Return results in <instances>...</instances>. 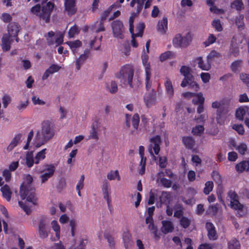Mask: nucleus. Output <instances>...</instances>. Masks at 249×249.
I'll return each mask as SVG.
<instances>
[{"instance_id":"nucleus-52","label":"nucleus","mask_w":249,"mask_h":249,"mask_svg":"<svg viewBox=\"0 0 249 249\" xmlns=\"http://www.w3.org/2000/svg\"><path fill=\"white\" fill-rule=\"evenodd\" d=\"M212 25L213 27L215 28V29L217 32H221L223 30V27L222 24L221 23L220 20L219 19H214L212 23Z\"/></svg>"},{"instance_id":"nucleus-22","label":"nucleus","mask_w":249,"mask_h":249,"mask_svg":"<svg viewBox=\"0 0 249 249\" xmlns=\"http://www.w3.org/2000/svg\"><path fill=\"white\" fill-rule=\"evenodd\" d=\"M161 223L162 226L161 228V231L164 234H167L173 231L174 228L171 221L163 220Z\"/></svg>"},{"instance_id":"nucleus-30","label":"nucleus","mask_w":249,"mask_h":249,"mask_svg":"<svg viewBox=\"0 0 249 249\" xmlns=\"http://www.w3.org/2000/svg\"><path fill=\"white\" fill-rule=\"evenodd\" d=\"M164 85L166 94L169 97H172L174 94V90L171 81L167 79Z\"/></svg>"},{"instance_id":"nucleus-36","label":"nucleus","mask_w":249,"mask_h":249,"mask_svg":"<svg viewBox=\"0 0 249 249\" xmlns=\"http://www.w3.org/2000/svg\"><path fill=\"white\" fill-rule=\"evenodd\" d=\"M231 7L240 12L243 9L244 4L242 0H234L231 3Z\"/></svg>"},{"instance_id":"nucleus-49","label":"nucleus","mask_w":249,"mask_h":249,"mask_svg":"<svg viewBox=\"0 0 249 249\" xmlns=\"http://www.w3.org/2000/svg\"><path fill=\"white\" fill-rule=\"evenodd\" d=\"M236 150L240 154L243 155L248 150V146L245 143L242 142L237 146Z\"/></svg>"},{"instance_id":"nucleus-6","label":"nucleus","mask_w":249,"mask_h":249,"mask_svg":"<svg viewBox=\"0 0 249 249\" xmlns=\"http://www.w3.org/2000/svg\"><path fill=\"white\" fill-rule=\"evenodd\" d=\"M192 40L191 34L189 32L184 36L180 34H177L173 39V45L175 48H186L188 46Z\"/></svg>"},{"instance_id":"nucleus-26","label":"nucleus","mask_w":249,"mask_h":249,"mask_svg":"<svg viewBox=\"0 0 249 249\" xmlns=\"http://www.w3.org/2000/svg\"><path fill=\"white\" fill-rule=\"evenodd\" d=\"M89 139H93L96 141L98 140V126L97 123H93L91 125V129L89 131Z\"/></svg>"},{"instance_id":"nucleus-15","label":"nucleus","mask_w":249,"mask_h":249,"mask_svg":"<svg viewBox=\"0 0 249 249\" xmlns=\"http://www.w3.org/2000/svg\"><path fill=\"white\" fill-rule=\"evenodd\" d=\"M65 11L70 16L75 14L77 8L75 5V0H65Z\"/></svg>"},{"instance_id":"nucleus-33","label":"nucleus","mask_w":249,"mask_h":249,"mask_svg":"<svg viewBox=\"0 0 249 249\" xmlns=\"http://www.w3.org/2000/svg\"><path fill=\"white\" fill-rule=\"evenodd\" d=\"M228 249H240L241 245L238 240L236 238H232L228 243Z\"/></svg>"},{"instance_id":"nucleus-55","label":"nucleus","mask_w":249,"mask_h":249,"mask_svg":"<svg viewBox=\"0 0 249 249\" xmlns=\"http://www.w3.org/2000/svg\"><path fill=\"white\" fill-rule=\"evenodd\" d=\"M213 179L217 183L221 184L222 182L221 177L218 171H213L211 173Z\"/></svg>"},{"instance_id":"nucleus-21","label":"nucleus","mask_w":249,"mask_h":249,"mask_svg":"<svg viewBox=\"0 0 249 249\" xmlns=\"http://www.w3.org/2000/svg\"><path fill=\"white\" fill-rule=\"evenodd\" d=\"M231 207L235 210L238 211V213L237 215L239 217H242L243 216L244 214L240 213L242 212L244 206L243 204H241L238 200V199L235 200L234 201H231Z\"/></svg>"},{"instance_id":"nucleus-41","label":"nucleus","mask_w":249,"mask_h":249,"mask_svg":"<svg viewBox=\"0 0 249 249\" xmlns=\"http://www.w3.org/2000/svg\"><path fill=\"white\" fill-rule=\"evenodd\" d=\"M51 225L53 230L55 232L56 237L59 239L60 235V228L58 222L56 220H53L51 223Z\"/></svg>"},{"instance_id":"nucleus-44","label":"nucleus","mask_w":249,"mask_h":249,"mask_svg":"<svg viewBox=\"0 0 249 249\" xmlns=\"http://www.w3.org/2000/svg\"><path fill=\"white\" fill-rule=\"evenodd\" d=\"M213 188V183L212 181H206L205 183V187L203 190V193L207 195L212 191Z\"/></svg>"},{"instance_id":"nucleus-13","label":"nucleus","mask_w":249,"mask_h":249,"mask_svg":"<svg viewBox=\"0 0 249 249\" xmlns=\"http://www.w3.org/2000/svg\"><path fill=\"white\" fill-rule=\"evenodd\" d=\"M249 116V107L248 106H241L235 111L236 118L241 121Z\"/></svg>"},{"instance_id":"nucleus-60","label":"nucleus","mask_w":249,"mask_h":249,"mask_svg":"<svg viewBox=\"0 0 249 249\" xmlns=\"http://www.w3.org/2000/svg\"><path fill=\"white\" fill-rule=\"evenodd\" d=\"M145 223L148 225V229H153L155 227L152 216L148 215L145 218Z\"/></svg>"},{"instance_id":"nucleus-35","label":"nucleus","mask_w":249,"mask_h":249,"mask_svg":"<svg viewBox=\"0 0 249 249\" xmlns=\"http://www.w3.org/2000/svg\"><path fill=\"white\" fill-rule=\"evenodd\" d=\"M205 98L203 96L202 93L199 92L196 93V95L193 97L192 102L194 105L204 104Z\"/></svg>"},{"instance_id":"nucleus-20","label":"nucleus","mask_w":249,"mask_h":249,"mask_svg":"<svg viewBox=\"0 0 249 249\" xmlns=\"http://www.w3.org/2000/svg\"><path fill=\"white\" fill-rule=\"evenodd\" d=\"M168 19L166 17H164L161 20L159 21L157 28L158 31L161 34H165L167 30Z\"/></svg>"},{"instance_id":"nucleus-39","label":"nucleus","mask_w":249,"mask_h":249,"mask_svg":"<svg viewBox=\"0 0 249 249\" xmlns=\"http://www.w3.org/2000/svg\"><path fill=\"white\" fill-rule=\"evenodd\" d=\"M235 24L239 30H242L244 28V16L242 14L239 15L235 18Z\"/></svg>"},{"instance_id":"nucleus-32","label":"nucleus","mask_w":249,"mask_h":249,"mask_svg":"<svg viewBox=\"0 0 249 249\" xmlns=\"http://www.w3.org/2000/svg\"><path fill=\"white\" fill-rule=\"evenodd\" d=\"M222 55L221 53L217 52L216 51L213 50L210 52L207 56V60L208 62L211 64L215 58L222 57Z\"/></svg>"},{"instance_id":"nucleus-29","label":"nucleus","mask_w":249,"mask_h":249,"mask_svg":"<svg viewBox=\"0 0 249 249\" xmlns=\"http://www.w3.org/2000/svg\"><path fill=\"white\" fill-rule=\"evenodd\" d=\"M242 64L243 60L241 59H238L232 62L230 66L231 71L234 73L239 71L241 69Z\"/></svg>"},{"instance_id":"nucleus-48","label":"nucleus","mask_w":249,"mask_h":249,"mask_svg":"<svg viewBox=\"0 0 249 249\" xmlns=\"http://www.w3.org/2000/svg\"><path fill=\"white\" fill-rule=\"evenodd\" d=\"M144 28V23L143 22H140L136 27V30L137 32L136 36H142Z\"/></svg>"},{"instance_id":"nucleus-61","label":"nucleus","mask_w":249,"mask_h":249,"mask_svg":"<svg viewBox=\"0 0 249 249\" xmlns=\"http://www.w3.org/2000/svg\"><path fill=\"white\" fill-rule=\"evenodd\" d=\"M160 183L165 188H170L172 185V181L171 180L165 178H162L160 179Z\"/></svg>"},{"instance_id":"nucleus-24","label":"nucleus","mask_w":249,"mask_h":249,"mask_svg":"<svg viewBox=\"0 0 249 249\" xmlns=\"http://www.w3.org/2000/svg\"><path fill=\"white\" fill-rule=\"evenodd\" d=\"M235 169L239 173H242L244 171H249V161L243 160L236 164Z\"/></svg>"},{"instance_id":"nucleus-7","label":"nucleus","mask_w":249,"mask_h":249,"mask_svg":"<svg viewBox=\"0 0 249 249\" xmlns=\"http://www.w3.org/2000/svg\"><path fill=\"white\" fill-rule=\"evenodd\" d=\"M41 135L42 136V140L43 142L41 144L37 143L36 145L37 147H40L41 144L51 139L54 135L53 130L51 127L49 121H45L43 122L42 124Z\"/></svg>"},{"instance_id":"nucleus-9","label":"nucleus","mask_w":249,"mask_h":249,"mask_svg":"<svg viewBox=\"0 0 249 249\" xmlns=\"http://www.w3.org/2000/svg\"><path fill=\"white\" fill-rule=\"evenodd\" d=\"M230 100L224 99L221 100L220 107L216 111V120L218 124H224V121L222 120L221 117L230 111Z\"/></svg>"},{"instance_id":"nucleus-1","label":"nucleus","mask_w":249,"mask_h":249,"mask_svg":"<svg viewBox=\"0 0 249 249\" xmlns=\"http://www.w3.org/2000/svg\"><path fill=\"white\" fill-rule=\"evenodd\" d=\"M48 0H42L41 4H37L30 9L31 14L37 17L40 20L46 23H49L51 16L54 7V4L51 2H47Z\"/></svg>"},{"instance_id":"nucleus-54","label":"nucleus","mask_w":249,"mask_h":249,"mask_svg":"<svg viewBox=\"0 0 249 249\" xmlns=\"http://www.w3.org/2000/svg\"><path fill=\"white\" fill-rule=\"evenodd\" d=\"M216 37L213 34H210L207 39L203 42L205 47L213 44L215 42Z\"/></svg>"},{"instance_id":"nucleus-51","label":"nucleus","mask_w":249,"mask_h":249,"mask_svg":"<svg viewBox=\"0 0 249 249\" xmlns=\"http://www.w3.org/2000/svg\"><path fill=\"white\" fill-rule=\"evenodd\" d=\"M204 131V127L203 125H198L193 127L192 132L194 135H200Z\"/></svg>"},{"instance_id":"nucleus-11","label":"nucleus","mask_w":249,"mask_h":249,"mask_svg":"<svg viewBox=\"0 0 249 249\" xmlns=\"http://www.w3.org/2000/svg\"><path fill=\"white\" fill-rule=\"evenodd\" d=\"M21 29L20 26L17 22H11L7 25V32L6 35L15 39L17 42L19 41L18 34Z\"/></svg>"},{"instance_id":"nucleus-40","label":"nucleus","mask_w":249,"mask_h":249,"mask_svg":"<svg viewBox=\"0 0 249 249\" xmlns=\"http://www.w3.org/2000/svg\"><path fill=\"white\" fill-rule=\"evenodd\" d=\"M107 178L110 180H114L116 178L118 181L121 180V177L118 170L110 171L107 175Z\"/></svg>"},{"instance_id":"nucleus-43","label":"nucleus","mask_w":249,"mask_h":249,"mask_svg":"<svg viewBox=\"0 0 249 249\" xmlns=\"http://www.w3.org/2000/svg\"><path fill=\"white\" fill-rule=\"evenodd\" d=\"M114 7V4L110 5L107 10L104 11L101 14L100 21L104 22V21L108 17L110 13Z\"/></svg>"},{"instance_id":"nucleus-37","label":"nucleus","mask_w":249,"mask_h":249,"mask_svg":"<svg viewBox=\"0 0 249 249\" xmlns=\"http://www.w3.org/2000/svg\"><path fill=\"white\" fill-rule=\"evenodd\" d=\"M145 72L146 77H145V88L147 91H150L151 90V86H152V81L150 80L151 77V71H148V70H146Z\"/></svg>"},{"instance_id":"nucleus-23","label":"nucleus","mask_w":249,"mask_h":249,"mask_svg":"<svg viewBox=\"0 0 249 249\" xmlns=\"http://www.w3.org/2000/svg\"><path fill=\"white\" fill-rule=\"evenodd\" d=\"M89 54V51H85L83 54L80 55L79 57L77 58L75 62L76 69L77 71H79L81 65H82L85 61L88 58Z\"/></svg>"},{"instance_id":"nucleus-62","label":"nucleus","mask_w":249,"mask_h":249,"mask_svg":"<svg viewBox=\"0 0 249 249\" xmlns=\"http://www.w3.org/2000/svg\"><path fill=\"white\" fill-rule=\"evenodd\" d=\"M0 18L4 23H9L12 20V17L9 14L4 13L2 14Z\"/></svg>"},{"instance_id":"nucleus-19","label":"nucleus","mask_w":249,"mask_h":249,"mask_svg":"<svg viewBox=\"0 0 249 249\" xmlns=\"http://www.w3.org/2000/svg\"><path fill=\"white\" fill-rule=\"evenodd\" d=\"M195 62L197 64L198 67L203 71H209L211 68V64L207 61L205 62L201 56L197 57Z\"/></svg>"},{"instance_id":"nucleus-45","label":"nucleus","mask_w":249,"mask_h":249,"mask_svg":"<svg viewBox=\"0 0 249 249\" xmlns=\"http://www.w3.org/2000/svg\"><path fill=\"white\" fill-rule=\"evenodd\" d=\"M180 226L184 229L188 228L191 224V220L185 216H182L179 221Z\"/></svg>"},{"instance_id":"nucleus-59","label":"nucleus","mask_w":249,"mask_h":249,"mask_svg":"<svg viewBox=\"0 0 249 249\" xmlns=\"http://www.w3.org/2000/svg\"><path fill=\"white\" fill-rule=\"evenodd\" d=\"M104 236L105 238L107 240L109 246L111 247H114L115 245V242L112 236L108 233L105 234Z\"/></svg>"},{"instance_id":"nucleus-57","label":"nucleus","mask_w":249,"mask_h":249,"mask_svg":"<svg viewBox=\"0 0 249 249\" xmlns=\"http://www.w3.org/2000/svg\"><path fill=\"white\" fill-rule=\"evenodd\" d=\"M241 80L249 88V74L242 73L239 75Z\"/></svg>"},{"instance_id":"nucleus-53","label":"nucleus","mask_w":249,"mask_h":249,"mask_svg":"<svg viewBox=\"0 0 249 249\" xmlns=\"http://www.w3.org/2000/svg\"><path fill=\"white\" fill-rule=\"evenodd\" d=\"M80 30L76 25H74L70 28L68 34L70 38L73 37L76 34H78Z\"/></svg>"},{"instance_id":"nucleus-31","label":"nucleus","mask_w":249,"mask_h":249,"mask_svg":"<svg viewBox=\"0 0 249 249\" xmlns=\"http://www.w3.org/2000/svg\"><path fill=\"white\" fill-rule=\"evenodd\" d=\"M25 163L26 166L29 168H31L34 165V164L35 163V160L32 151L27 153L25 158Z\"/></svg>"},{"instance_id":"nucleus-58","label":"nucleus","mask_w":249,"mask_h":249,"mask_svg":"<svg viewBox=\"0 0 249 249\" xmlns=\"http://www.w3.org/2000/svg\"><path fill=\"white\" fill-rule=\"evenodd\" d=\"M11 101V97L8 94H4L2 98V102L4 108H6Z\"/></svg>"},{"instance_id":"nucleus-38","label":"nucleus","mask_w":249,"mask_h":249,"mask_svg":"<svg viewBox=\"0 0 249 249\" xmlns=\"http://www.w3.org/2000/svg\"><path fill=\"white\" fill-rule=\"evenodd\" d=\"M46 150V149L45 148L37 153L35 157L34 158L35 160V164H38L40 161L43 160L45 158Z\"/></svg>"},{"instance_id":"nucleus-56","label":"nucleus","mask_w":249,"mask_h":249,"mask_svg":"<svg viewBox=\"0 0 249 249\" xmlns=\"http://www.w3.org/2000/svg\"><path fill=\"white\" fill-rule=\"evenodd\" d=\"M232 128L233 129L237 132L240 135H243L245 133V130L242 124H234Z\"/></svg>"},{"instance_id":"nucleus-2","label":"nucleus","mask_w":249,"mask_h":249,"mask_svg":"<svg viewBox=\"0 0 249 249\" xmlns=\"http://www.w3.org/2000/svg\"><path fill=\"white\" fill-rule=\"evenodd\" d=\"M24 179V182L20 187L19 194L20 197L22 200L26 198L27 201L35 205L36 202L35 188L32 187V185L33 178L31 175L28 174L25 176Z\"/></svg>"},{"instance_id":"nucleus-4","label":"nucleus","mask_w":249,"mask_h":249,"mask_svg":"<svg viewBox=\"0 0 249 249\" xmlns=\"http://www.w3.org/2000/svg\"><path fill=\"white\" fill-rule=\"evenodd\" d=\"M191 72V69L189 67L186 66L181 67L180 72L184 76V78L182 81L180 86L184 88L188 85L190 88L196 91H198L199 89V86L194 81V78Z\"/></svg>"},{"instance_id":"nucleus-27","label":"nucleus","mask_w":249,"mask_h":249,"mask_svg":"<svg viewBox=\"0 0 249 249\" xmlns=\"http://www.w3.org/2000/svg\"><path fill=\"white\" fill-rule=\"evenodd\" d=\"M182 141L185 147L189 149H192L195 143L194 139L190 136L183 137Z\"/></svg>"},{"instance_id":"nucleus-8","label":"nucleus","mask_w":249,"mask_h":249,"mask_svg":"<svg viewBox=\"0 0 249 249\" xmlns=\"http://www.w3.org/2000/svg\"><path fill=\"white\" fill-rule=\"evenodd\" d=\"M149 142L150 143L148 147V151L150 154L156 159V157L154 155L153 150L155 155H157L159 154L160 150V145L162 143L161 138L160 135H157L151 138Z\"/></svg>"},{"instance_id":"nucleus-50","label":"nucleus","mask_w":249,"mask_h":249,"mask_svg":"<svg viewBox=\"0 0 249 249\" xmlns=\"http://www.w3.org/2000/svg\"><path fill=\"white\" fill-rule=\"evenodd\" d=\"M66 43L70 46L72 51H74L75 49L81 47L82 45L81 42L79 40H76L74 41H67Z\"/></svg>"},{"instance_id":"nucleus-17","label":"nucleus","mask_w":249,"mask_h":249,"mask_svg":"<svg viewBox=\"0 0 249 249\" xmlns=\"http://www.w3.org/2000/svg\"><path fill=\"white\" fill-rule=\"evenodd\" d=\"M146 93L143 97L144 101L147 107H150L154 104L156 100V92L153 89Z\"/></svg>"},{"instance_id":"nucleus-63","label":"nucleus","mask_w":249,"mask_h":249,"mask_svg":"<svg viewBox=\"0 0 249 249\" xmlns=\"http://www.w3.org/2000/svg\"><path fill=\"white\" fill-rule=\"evenodd\" d=\"M60 69V67L55 64H52L51 65L47 70L50 72L51 74H53L54 72H57Z\"/></svg>"},{"instance_id":"nucleus-5","label":"nucleus","mask_w":249,"mask_h":249,"mask_svg":"<svg viewBox=\"0 0 249 249\" xmlns=\"http://www.w3.org/2000/svg\"><path fill=\"white\" fill-rule=\"evenodd\" d=\"M55 166L53 164H44L41 166H36L34 170L37 173H43L47 171L40 177L41 183H43L53 177L55 172Z\"/></svg>"},{"instance_id":"nucleus-10","label":"nucleus","mask_w":249,"mask_h":249,"mask_svg":"<svg viewBox=\"0 0 249 249\" xmlns=\"http://www.w3.org/2000/svg\"><path fill=\"white\" fill-rule=\"evenodd\" d=\"M113 36L122 39L124 38V28L122 21L116 20L111 24Z\"/></svg>"},{"instance_id":"nucleus-14","label":"nucleus","mask_w":249,"mask_h":249,"mask_svg":"<svg viewBox=\"0 0 249 249\" xmlns=\"http://www.w3.org/2000/svg\"><path fill=\"white\" fill-rule=\"evenodd\" d=\"M102 191L104 195V198L107 200L108 209L111 211V200L109 198V195L110 194V189L109 185L107 180H105L103 182L102 186Z\"/></svg>"},{"instance_id":"nucleus-16","label":"nucleus","mask_w":249,"mask_h":249,"mask_svg":"<svg viewBox=\"0 0 249 249\" xmlns=\"http://www.w3.org/2000/svg\"><path fill=\"white\" fill-rule=\"evenodd\" d=\"M46 227L47 222L46 219L44 217H42L39 220L38 224V233L41 238L44 239L48 236Z\"/></svg>"},{"instance_id":"nucleus-28","label":"nucleus","mask_w":249,"mask_h":249,"mask_svg":"<svg viewBox=\"0 0 249 249\" xmlns=\"http://www.w3.org/2000/svg\"><path fill=\"white\" fill-rule=\"evenodd\" d=\"M0 191L2 193L3 197L5 198L7 201L11 200L12 192L10 190L9 186L5 184L1 187Z\"/></svg>"},{"instance_id":"nucleus-25","label":"nucleus","mask_w":249,"mask_h":249,"mask_svg":"<svg viewBox=\"0 0 249 249\" xmlns=\"http://www.w3.org/2000/svg\"><path fill=\"white\" fill-rule=\"evenodd\" d=\"M22 137L20 133L17 134L13 138L9 145L7 147V150L8 152L11 151L19 142Z\"/></svg>"},{"instance_id":"nucleus-64","label":"nucleus","mask_w":249,"mask_h":249,"mask_svg":"<svg viewBox=\"0 0 249 249\" xmlns=\"http://www.w3.org/2000/svg\"><path fill=\"white\" fill-rule=\"evenodd\" d=\"M109 91L111 93H115L118 91V86L116 82L112 81L110 83V87L109 89Z\"/></svg>"},{"instance_id":"nucleus-47","label":"nucleus","mask_w":249,"mask_h":249,"mask_svg":"<svg viewBox=\"0 0 249 249\" xmlns=\"http://www.w3.org/2000/svg\"><path fill=\"white\" fill-rule=\"evenodd\" d=\"M123 240L125 248H127L131 241V235L128 232H124L123 235Z\"/></svg>"},{"instance_id":"nucleus-12","label":"nucleus","mask_w":249,"mask_h":249,"mask_svg":"<svg viewBox=\"0 0 249 249\" xmlns=\"http://www.w3.org/2000/svg\"><path fill=\"white\" fill-rule=\"evenodd\" d=\"M205 228L207 231V236L210 240H216L218 238L217 231L214 225L211 222H207Z\"/></svg>"},{"instance_id":"nucleus-3","label":"nucleus","mask_w":249,"mask_h":249,"mask_svg":"<svg viewBox=\"0 0 249 249\" xmlns=\"http://www.w3.org/2000/svg\"><path fill=\"white\" fill-rule=\"evenodd\" d=\"M134 73L133 66L130 64H125L121 67L119 71L116 72L115 75L123 84L125 86L129 85V87L132 89Z\"/></svg>"},{"instance_id":"nucleus-34","label":"nucleus","mask_w":249,"mask_h":249,"mask_svg":"<svg viewBox=\"0 0 249 249\" xmlns=\"http://www.w3.org/2000/svg\"><path fill=\"white\" fill-rule=\"evenodd\" d=\"M142 64L145 67V71H146L147 70H148V71H151L150 65V63L148 62V55L147 54L145 53L144 49L142 54Z\"/></svg>"},{"instance_id":"nucleus-42","label":"nucleus","mask_w":249,"mask_h":249,"mask_svg":"<svg viewBox=\"0 0 249 249\" xmlns=\"http://www.w3.org/2000/svg\"><path fill=\"white\" fill-rule=\"evenodd\" d=\"M131 123L134 129L137 130L140 123V116L138 113L133 115L131 119Z\"/></svg>"},{"instance_id":"nucleus-18","label":"nucleus","mask_w":249,"mask_h":249,"mask_svg":"<svg viewBox=\"0 0 249 249\" xmlns=\"http://www.w3.org/2000/svg\"><path fill=\"white\" fill-rule=\"evenodd\" d=\"M15 39L4 34L1 39V46L3 51H8L11 49V44Z\"/></svg>"},{"instance_id":"nucleus-46","label":"nucleus","mask_w":249,"mask_h":249,"mask_svg":"<svg viewBox=\"0 0 249 249\" xmlns=\"http://www.w3.org/2000/svg\"><path fill=\"white\" fill-rule=\"evenodd\" d=\"M174 56V53L170 51H166L163 53H162L160 56V59L161 62L164 61L170 57H173Z\"/></svg>"}]
</instances>
